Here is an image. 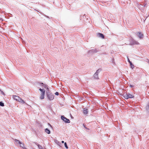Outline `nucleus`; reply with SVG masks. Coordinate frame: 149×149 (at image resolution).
Here are the masks:
<instances>
[{"label":"nucleus","mask_w":149,"mask_h":149,"mask_svg":"<svg viewBox=\"0 0 149 149\" xmlns=\"http://www.w3.org/2000/svg\"><path fill=\"white\" fill-rule=\"evenodd\" d=\"M46 95L47 99L50 101L53 100L54 98V95L51 92H46Z\"/></svg>","instance_id":"2"},{"label":"nucleus","mask_w":149,"mask_h":149,"mask_svg":"<svg viewBox=\"0 0 149 149\" xmlns=\"http://www.w3.org/2000/svg\"><path fill=\"white\" fill-rule=\"evenodd\" d=\"M130 43L129 45H138L139 44V43L136 41H135L134 40L131 39L130 40Z\"/></svg>","instance_id":"7"},{"label":"nucleus","mask_w":149,"mask_h":149,"mask_svg":"<svg viewBox=\"0 0 149 149\" xmlns=\"http://www.w3.org/2000/svg\"><path fill=\"white\" fill-rule=\"evenodd\" d=\"M47 17L49 18L48 16H47Z\"/></svg>","instance_id":"36"},{"label":"nucleus","mask_w":149,"mask_h":149,"mask_svg":"<svg viewBox=\"0 0 149 149\" xmlns=\"http://www.w3.org/2000/svg\"><path fill=\"white\" fill-rule=\"evenodd\" d=\"M65 146V148L66 149H68V146L67 145V143L66 142H65L64 143Z\"/></svg>","instance_id":"21"},{"label":"nucleus","mask_w":149,"mask_h":149,"mask_svg":"<svg viewBox=\"0 0 149 149\" xmlns=\"http://www.w3.org/2000/svg\"><path fill=\"white\" fill-rule=\"evenodd\" d=\"M136 36L140 39H142L143 37V34L141 32H137L136 33Z\"/></svg>","instance_id":"8"},{"label":"nucleus","mask_w":149,"mask_h":149,"mask_svg":"<svg viewBox=\"0 0 149 149\" xmlns=\"http://www.w3.org/2000/svg\"><path fill=\"white\" fill-rule=\"evenodd\" d=\"M47 87H48V86L47 84H44L43 87H44L46 89Z\"/></svg>","instance_id":"24"},{"label":"nucleus","mask_w":149,"mask_h":149,"mask_svg":"<svg viewBox=\"0 0 149 149\" xmlns=\"http://www.w3.org/2000/svg\"><path fill=\"white\" fill-rule=\"evenodd\" d=\"M0 91L1 92V94L3 95H5V93H3V92L2 91L1 89H0Z\"/></svg>","instance_id":"26"},{"label":"nucleus","mask_w":149,"mask_h":149,"mask_svg":"<svg viewBox=\"0 0 149 149\" xmlns=\"http://www.w3.org/2000/svg\"><path fill=\"white\" fill-rule=\"evenodd\" d=\"M83 17H84V16L83 15Z\"/></svg>","instance_id":"38"},{"label":"nucleus","mask_w":149,"mask_h":149,"mask_svg":"<svg viewBox=\"0 0 149 149\" xmlns=\"http://www.w3.org/2000/svg\"><path fill=\"white\" fill-rule=\"evenodd\" d=\"M39 90L41 92V95L40 98V100H43L45 98V91L44 89H42L40 88L39 89Z\"/></svg>","instance_id":"4"},{"label":"nucleus","mask_w":149,"mask_h":149,"mask_svg":"<svg viewBox=\"0 0 149 149\" xmlns=\"http://www.w3.org/2000/svg\"><path fill=\"white\" fill-rule=\"evenodd\" d=\"M13 98L14 100L16 101H19L20 100H21V98H20L19 97L17 96L16 95H13Z\"/></svg>","instance_id":"11"},{"label":"nucleus","mask_w":149,"mask_h":149,"mask_svg":"<svg viewBox=\"0 0 149 149\" xmlns=\"http://www.w3.org/2000/svg\"><path fill=\"white\" fill-rule=\"evenodd\" d=\"M98 51L97 49H91L88 51V53L89 55H92L98 52Z\"/></svg>","instance_id":"5"},{"label":"nucleus","mask_w":149,"mask_h":149,"mask_svg":"<svg viewBox=\"0 0 149 149\" xmlns=\"http://www.w3.org/2000/svg\"><path fill=\"white\" fill-rule=\"evenodd\" d=\"M101 69L100 68L96 70V71L95 73L98 75L101 72Z\"/></svg>","instance_id":"15"},{"label":"nucleus","mask_w":149,"mask_h":149,"mask_svg":"<svg viewBox=\"0 0 149 149\" xmlns=\"http://www.w3.org/2000/svg\"><path fill=\"white\" fill-rule=\"evenodd\" d=\"M61 143H65V142H64V141H61Z\"/></svg>","instance_id":"34"},{"label":"nucleus","mask_w":149,"mask_h":149,"mask_svg":"<svg viewBox=\"0 0 149 149\" xmlns=\"http://www.w3.org/2000/svg\"><path fill=\"white\" fill-rule=\"evenodd\" d=\"M83 126L84 127V128H85L86 129H87V130H89V129L86 126H85V125L84 124H83Z\"/></svg>","instance_id":"25"},{"label":"nucleus","mask_w":149,"mask_h":149,"mask_svg":"<svg viewBox=\"0 0 149 149\" xmlns=\"http://www.w3.org/2000/svg\"><path fill=\"white\" fill-rule=\"evenodd\" d=\"M93 77L95 79L97 80H99V79L98 77V75L95 73L94 74Z\"/></svg>","instance_id":"12"},{"label":"nucleus","mask_w":149,"mask_h":149,"mask_svg":"<svg viewBox=\"0 0 149 149\" xmlns=\"http://www.w3.org/2000/svg\"><path fill=\"white\" fill-rule=\"evenodd\" d=\"M14 141L15 142V143L17 144H19L20 147L22 148L23 149H27L24 146V144L22 142L20 141L19 140L15 139Z\"/></svg>","instance_id":"3"},{"label":"nucleus","mask_w":149,"mask_h":149,"mask_svg":"<svg viewBox=\"0 0 149 149\" xmlns=\"http://www.w3.org/2000/svg\"><path fill=\"white\" fill-rule=\"evenodd\" d=\"M55 95L58 96L59 95V93L58 92H56L55 93Z\"/></svg>","instance_id":"29"},{"label":"nucleus","mask_w":149,"mask_h":149,"mask_svg":"<svg viewBox=\"0 0 149 149\" xmlns=\"http://www.w3.org/2000/svg\"><path fill=\"white\" fill-rule=\"evenodd\" d=\"M45 132L48 134H49L51 133V132L50 130L48 129V128H46L45 129Z\"/></svg>","instance_id":"14"},{"label":"nucleus","mask_w":149,"mask_h":149,"mask_svg":"<svg viewBox=\"0 0 149 149\" xmlns=\"http://www.w3.org/2000/svg\"><path fill=\"white\" fill-rule=\"evenodd\" d=\"M19 102H21V103H22L23 104H25V101L23 100H22V98H21V100H19Z\"/></svg>","instance_id":"18"},{"label":"nucleus","mask_w":149,"mask_h":149,"mask_svg":"<svg viewBox=\"0 0 149 149\" xmlns=\"http://www.w3.org/2000/svg\"><path fill=\"white\" fill-rule=\"evenodd\" d=\"M38 83L40 86L42 87H43L44 84L43 83L38 82Z\"/></svg>","instance_id":"17"},{"label":"nucleus","mask_w":149,"mask_h":149,"mask_svg":"<svg viewBox=\"0 0 149 149\" xmlns=\"http://www.w3.org/2000/svg\"><path fill=\"white\" fill-rule=\"evenodd\" d=\"M4 105V103L2 101L0 102V106L3 107Z\"/></svg>","instance_id":"20"},{"label":"nucleus","mask_w":149,"mask_h":149,"mask_svg":"<svg viewBox=\"0 0 149 149\" xmlns=\"http://www.w3.org/2000/svg\"><path fill=\"white\" fill-rule=\"evenodd\" d=\"M46 90H47L46 92H51L50 91H49V88L48 87H47L46 88Z\"/></svg>","instance_id":"22"},{"label":"nucleus","mask_w":149,"mask_h":149,"mask_svg":"<svg viewBox=\"0 0 149 149\" xmlns=\"http://www.w3.org/2000/svg\"><path fill=\"white\" fill-rule=\"evenodd\" d=\"M83 114L85 115H87L88 113V109L86 107L83 108Z\"/></svg>","instance_id":"10"},{"label":"nucleus","mask_w":149,"mask_h":149,"mask_svg":"<svg viewBox=\"0 0 149 149\" xmlns=\"http://www.w3.org/2000/svg\"><path fill=\"white\" fill-rule=\"evenodd\" d=\"M146 110L149 113V104H148L146 107Z\"/></svg>","instance_id":"16"},{"label":"nucleus","mask_w":149,"mask_h":149,"mask_svg":"<svg viewBox=\"0 0 149 149\" xmlns=\"http://www.w3.org/2000/svg\"><path fill=\"white\" fill-rule=\"evenodd\" d=\"M130 67L131 68H132V69H133L134 68V65L132 64V63H130Z\"/></svg>","instance_id":"19"},{"label":"nucleus","mask_w":149,"mask_h":149,"mask_svg":"<svg viewBox=\"0 0 149 149\" xmlns=\"http://www.w3.org/2000/svg\"><path fill=\"white\" fill-rule=\"evenodd\" d=\"M122 95L125 99H127L129 98H132L134 97V96L133 95L129 93H124Z\"/></svg>","instance_id":"1"},{"label":"nucleus","mask_w":149,"mask_h":149,"mask_svg":"<svg viewBox=\"0 0 149 149\" xmlns=\"http://www.w3.org/2000/svg\"><path fill=\"white\" fill-rule=\"evenodd\" d=\"M61 119L65 123H70V120L65 117L64 115H62L61 116Z\"/></svg>","instance_id":"6"},{"label":"nucleus","mask_w":149,"mask_h":149,"mask_svg":"<svg viewBox=\"0 0 149 149\" xmlns=\"http://www.w3.org/2000/svg\"><path fill=\"white\" fill-rule=\"evenodd\" d=\"M37 146H38L39 149H41V148H42V147L39 144H38Z\"/></svg>","instance_id":"23"},{"label":"nucleus","mask_w":149,"mask_h":149,"mask_svg":"<svg viewBox=\"0 0 149 149\" xmlns=\"http://www.w3.org/2000/svg\"><path fill=\"white\" fill-rule=\"evenodd\" d=\"M127 61L130 64V63H132V62L130 61L129 59L128 58V57H127Z\"/></svg>","instance_id":"28"},{"label":"nucleus","mask_w":149,"mask_h":149,"mask_svg":"<svg viewBox=\"0 0 149 149\" xmlns=\"http://www.w3.org/2000/svg\"><path fill=\"white\" fill-rule=\"evenodd\" d=\"M97 37L102 39H104L105 37L104 35L103 34L100 33H97Z\"/></svg>","instance_id":"9"},{"label":"nucleus","mask_w":149,"mask_h":149,"mask_svg":"<svg viewBox=\"0 0 149 149\" xmlns=\"http://www.w3.org/2000/svg\"><path fill=\"white\" fill-rule=\"evenodd\" d=\"M147 4V3H146L143 6L144 7H145L146 6V5Z\"/></svg>","instance_id":"33"},{"label":"nucleus","mask_w":149,"mask_h":149,"mask_svg":"<svg viewBox=\"0 0 149 149\" xmlns=\"http://www.w3.org/2000/svg\"><path fill=\"white\" fill-rule=\"evenodd\" d=\"M111 61L112 63H114V59L113 58H112Z\"/></svg>","instance_id":"27"},{"label":"nucleus","mask_w":149,"mask_h":149,"mask_svg":"<svg viewBox=\"0 0 149 149\" xmlns=\"http://www.w3.org/2000/svg\"><path fill=\"white\" fill-rule=\"evenodd\" d=\"M41 149H43V148H41Z\"/></svg>","instance_id":"37"},{"label":"nucleus","mask_w":149,"mask_h":149,"mask_svg":"<svg viewBox=\"0 0 149 149\" xmlns=\"http://www.w3.org/2000/svg\"><path fill=\"white\" fill-rule=\"evenodd\" d=\"M141 6H143V5H141V4H139V5H138V8H140V7Z\"/></svg>","instance_id":"31"},{"label":"nucleus","mask_w":149,"mask_h":149,"mask_svg":"<svg viewBox=\"0 0 149 149\" xmlns=\"http://www.w3.org/2000/svg\"><path fill=\"white\" fill-rule=\"evenodd\" d=\"M34 10H36V11H38L37 10H36V9H35Z\"/></svg>","instance_id":"35"},{"label":"nucleus","mask_w":149,"mask_h":149,"mask_svg":"<svg viewBox=\"0 0 149 149\" xmlns=\"http://www.w3.org/2000/svg\"><path fill=\"white\" fill-rule=\"evenodd\" d=\"M48 125L50 127L52 128V126L51 125L50 123H48Z\"/></svg>","instance_id":"30"},{"label":"nucleus","mask_w":149,"mask_h":149,"mask_svg":"<svg viewBox=\"0 0 149 149\" xmlns=\"http://www.w3.org/2000/svg\"><path fill=\"white\" fill-rule=\"evenodd\" d=\"M129 87L130 88H132L134 87V86L132 85H130Z\"/></svg>","instance_id":"32"},{"label":"nucleus","mask_w":149,"mask_h":149,"mask_svg":"<svg viewBox=\"0 0 149 149\" xmlns=\"http://www.w3.org/2000/svg\"><path fill=\"white\" fill-rule=\"evenodd\" d=\"M54 142L59 146H61V145H62V144L60 142L58 141L56 139H55Z\"/></svg>","instance_id":"13"}]
</instances>
